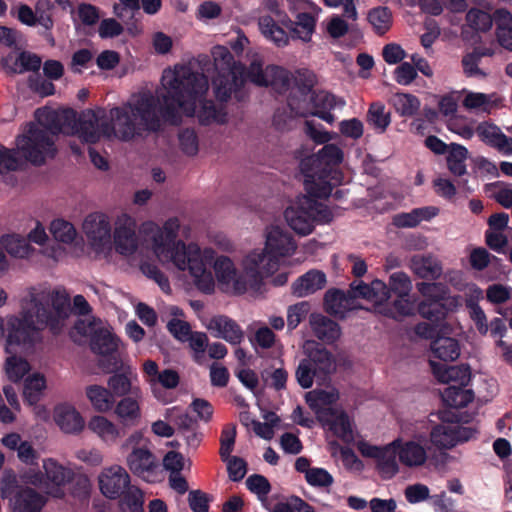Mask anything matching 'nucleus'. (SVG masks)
<instances>
[{
    "mask_svg": "<svg viewBox=\"0 0 512 512\" xmlns=\"http://www.w3.org/2000/svg\"><path fill=\"white\" fill-rule=\"evenodd\" d=\"M43 468L46 480L49 483V487L46 488V494L52 495L53 497H61L63 495L61 486L72 479V470L64 467L52 458L43 461Z\"/></svg>",
    "mask_w": 512,
    "mask_h": 512,
    "instance_id": "nucleus-25",
    "label": "nucleus"
},
{
    "mask_svg": "<svg viewBox=\"0 0 512 512\" xmlns=\"http://www.w3.org/2000/svg\"><path fill=\"white\" fill-rule=\"evenodd\" d=\"M344 159L343 150L336 144H325L318 152L302 159L300 171L308 194L326 198L333 187L340 184L341 174L337 167Z\"/></svg>",
    "mask_w": 512,
    "mask_h": 512,
    "instance_id": "nucleus-7",
    "label": "nucleus"
},
{
    "mask_svg": "<svg viewBox=\"0 0 512 512\" xmlns=\"http://www.w3.org/2000/svg\"><path fill=\"white\" fill-rule=\"evenodd\" d=\"M180 227V222L175 217L166 220L163 226L153 222L143 225L144 232L149 236L151 249L160 263L172 265L179 271H187L196 288L205 294H212L215 290L212 265L223 291L240 295L249 290L245 273L238 272L229 257L215 258L212 248H201L196 243L186 244L177 240Z\"/></svg>",
    "mask_w": 512,
    "mask_h": 512,
    "instance_id": "nucleus-1",
    "label": "nucleus"
},
{
    "mask_svg": "<svg viewBox=\"0 0 512 512\" xmlns=\"http://www.w3.org/2000/svg\"><path fill=\"white\" fill-rule=\"evenodd\" d=\"M30 364L22 357L11 355L6 358L4 370L7 378L17 383L30 371Z\"/></svg>",
    "mask_w": 512,
    "mask_h": 512,
    "instance_id": "nucleus-51",
    "label": "nucleus"
},
{
    "mask_svg": "<svg viewBox=\"0 0 512 512\" xmlns=\"http://www.w3.org/2000/svg\"><path fill=\"white\" fill-rule=\"evenodd\" d=\"M88 429L104 444L111 446L122 437L120 427L103 415H95L88 421Z\"/></svg>",
    "mask_w": 512,
    "mask_h": 512,
    "instance_id": "nucleus-29",
    "label": "nucleus"
},
{
    "mask_svg": "<svg viewBox=\"0 0 512 512\" xmlns=\"http://www.w3.org/2000/svg\"><path fill=\"white\" fill-rule=\"evenodd\" d=\"M134 381H137V375L116 373L109 377L107 385L113 397L122 398L135 394L136 389H141L138 385L134 384Z\"/></svg>",
    "mask_w": 512,
    "mask_h": 512,
    "instance_id": "nucleus-42",
    "label": "nucleus"
},
{
    "mask_svg": "<svg viewBox=\"0 0 512 512\" xmlns=\"http://www.w3.org/2000/svg\"><path fill=\"white\" fill-rule=\"evenodd\" d=\"M468 25L477 31H488L493 24L491 15L479 9H471L466 15Z\"/></svg>",
    "mask_w": 512,
    "mask_h": 512,
    "instance_id": "nucleus-56",
    "label": "nucleus"
},
{
    "mask_svg": "<svg viewBox=\"0 0 512 512\" xmlns=\"http://www.w3.org/2000/svg\"><path fill=\"white\" fill-rule=\"evenodd\" d=\"M83 231L95 248H104L111 242V225L106 214L95 212L86 216Z\"/></svg>",
    "mask_w": 512,
    "mask_h": 512,
    "instance_id": "nucleus-17",
    "label": "nucleus"
},
{
    "mask_svg": "<svg viewBox=\"0 0 512 512\" xmlns=\"http://www.w3.org/2000/svg\"><path fill=\"white\" fill-rule=\"evenodd\" d=\"M389 290L397 296H409L412 290V282L409 276L401 271L394 272L389 277Z\"/></svg>",
    "mask_w": 512,
    "mask_h": 512,
    "instance_id": "nucleus-55",
    "label": "nucleus"
},
{
    "mask_svg": "<svg viewBox=\"0 0 512 512\" xmlns=\"http://www.w3.org/2000/svg\"><path fill=\"white\" fill-rule=\"evenodd\" d=\"M303 350L306 358L300 361L295 376L298 384L308 389L313 385L314 378L325 381L336 366L332 354L315 341H306Z\"/></svg>",
    "mask_w": 512,
    "mask_h": 512,
    "instance_id": "nucleus-10",
    "label": "nucleus"
},
{
    "mask_svg": "<svg viewBox=\"0 0 512 512\" xmlns=\"http://www.w3.org/2000/svg\"><path fill=\"white\" fill-rule=\"evenodd\" d=\"M368 20L373 26L374 30L382 35L386 33L392 23V14L387 7H378L372 9L368 14Z\"/></svg>",
    "mask_w": 512,
    "mask_h": 512,
    "instance_id": "nucleus-54",
    "label": "nucleus"
},
{
    "mask_svg": "<svg viewBox=\"0 0 512 512\" xmlns=\"http://www.w3.org/2000/svg\"><path fill=\"white\" fill-rule=\"evenodd\" d=\"M46 387L45 377L40 373H34L27 377L24 383L23 397L29 405L36 404Z\"/></svg>",
    "mask_w": 512,
    "mask_h": 512,
    "instance_id": "nucleus-49",
    "label": "nucleus"
},
{
    "mask_svg": "<svg viewBox=\"0 0 512 512\" xmlns=\"http://www.w3.org/2000/svg\"><path fill=\"white\" fill-rule=\"evenodd\" d=\"M486 192L504 208L512 207V184L496 181L485 186Z\"/></svg>",
    "mask_w": 512,
    "mask_h": 512,
    "instance_id": "nucleus-52",
    "label": "nucleus"
},
{
    "mask_svg": "<svg viewBox=\"0 0 512 512\" xmlns=\"http://www.w3.org/2000/svg\"><path fill=\"white\" fill-rule=\"evenodd\" d=\"M206 328L217 338H222L230 344L237 345L243 338L244 333L240 326L231 318L218 315L209 320Z\"/></svg>",
    "mask_w": 512,
    "mask_h": 512,
    "instance_id": "nucleus-26",
    "label": "nucleus"
},
{
    "mask_svg": "<svg viewBox=\"0 0 512 512\" xmlns=\"http://www.w3.org/2000/svg\"><path fill=\"white\" fill-rule=\"evenodd\" d=\"M54 419L60 429L69 434H76L83 430L85 423L77 409L67 403L56 406Z\"/></svg>",
    "mask_w": 512,
    "mask_h": 512,
    "instance_id": "nucleus-28",
    "label": "nucleus"
},
{
    "mask_svg": "<svg viewBox=\"0 0 512 512\" xmlns=\"http://www.w3.org/2000/svg\"><path fill=\"white\" fill-rule=\"evenodd\" d=\"M212 57L216 75L212 78L215 97L227 102L233 95L241 100V88L245 83V67L234 60L232 53L224 46H215Z\"/></svg>",
    "mask_w": 512,
    "mask_h": 512,
    "instance_id": "nucleus-8",
    "label": "nucleus"
},
{
    "mask_svg": "<svg viewBox=\"0 0 512 512\" xmlns=\"http://www.w3.org/2000/svg\"><path fill=\"white\" fill-rule=\"evenodd\" d=\"M430 366L440 382L457 386H467L470 382L471 371L467 365L445 366L431 359Z\"/></svg>",
    "mask_w": 512,
    "mask_h": 512,
    "instance_id": "nucleus-27",
    "label": "nucleus"
},
{
    "mask_svg": "<svg viewBox=\"0 0 512 512\" xmlns=\"http://www.w3.org/2000/svg\"><path fill=\"white\" fill-rule=\"evenodd\" d=\"M193 351V358L197 363H202L205 350L208 347V337L204 332H192L187 341Z\"/></svg>",
    "mask_w": 512,
    "mask_h": 512,
    "instance_id": "nucleus-64",
    "label": "nucleus"
},
{
    "mask_svg": "<svg viewBox=\"0 0 512 512\" xmlns=\"http://www.w3.org/2000/svg\"><path fill=\"white\" fill-rule=\"evenodd\" d=\"M326 275L319 270H310L299 277L292 285L293 293L298 297H305L324 288Z\"/></svg>",
    "mask_w": 512,
    "mask_h": 512,
    "instance_id": "nucleus-31",
    "label": "nucleus"
},
{
    "mask_svg": "<svg viewBox=\"0 0 512 512\" xmlns=\"http://www.w3.org/2000/svg\"><path fill=\"white\" fill-rule=\"evenodd\" d=\"M162 86L167 92L162 95L165 103L164 115L173 122L179 121V110L187 116L196 115L203 125L227 122V112L223 106L203 99L209 87L207 77L193 71L189 65H176L174 68L165 69Z\"/></svg>",
    "mask_w": 512,
    "mask_h": 512,
    "instance_id": "nucleus-3",
    "label": "nucleus"
},
{
    "mask_svg": "<svg viewBox=\"0 0 512 512\" xmlns=\"http://www.w3.org/2000/svg\"><path fill=\"white\" fill-rule=\"evenodd\" d=\"M316 84L315 74L307 69L294 72V82L287 95V106L296 116H316L332 124L335 121L331 113L335 108H343L346 104L342 98H337L327 91L312 92Z\"/></svg>",
    "mask_w": 512,
    "mask_h": 512,
    "instance_id": "nucleus-6",
    "label": "nucleus"
},
{
    "mask_svg": "<svg viewBox=\"0 0 512 512\" xmlns=\"http://www.w3.org/2000/svg\"><path fill=\"white\" fill-rule=\"evenodd\" d=\"M447 154L449 171L458 177L465 175L467 173L466 160L469 154L467 148L457 143H451Z\"/></svg>",
    "mask_w": 512,
    "mask_h": 512,
    "instance_id": "nucleus-45",
    "label": "nucleus"
},
{
    "mask_svg": "<svg viewBox=\"0 0 512 512\" xmlns=\"http://www.w3.org/2000/svg\"><path fill=\"white\" fill-rule=\"evenodd\" d=\"M310 325L317 338L324 342L332 343L340 336L339 325L322 314H312Z\"/></svg>",
    "mask_w": 512,
    "mask_h": 512,
    "instance_id": "nucleus-35",
    "label": "nucleus"
},
{
    "mask_svg": "<svg viewBox=\"0 0 512 512\" xmlns=\"http://www.w3.org/2000/svg\"><path fill=\"white\" fill-rule=\"evenodd\" d=\"M49 229L56 241L65 244L73 243L77 236V231L73 224L64 219L53 220Z\"/></svg>",
    "mask_w": 512,
    "mask_h": 512,
    "instance_id": "nucleus-53",
    "label": "nucleus"
},
{
    "mask_svg": "<svg viewBox=\"0 0 512 512\" xmlns=\"http://www.w3.org/2000/svg\"><path fill=\"white\" fill-rule=\"evenodd\" d=\"M0 244L14 258H28L34 252V248L29 244L28 240L17 234L3 235L0 238Z\"/></svg>",
    "mask_w": 512,
    "mask_h": 512,
    "instance_id": "nucleus-39",
    "label": "nucleus"
},
{
    "mask_svg": "<svg viewBox=\"0 0 512 512\" xmlns=\"http://www.w3.org/2000/svg\"><path fill=\"white\" fill-rule=\"evenodd\" d=\"M475 132L486 145L505 155H512V138L505 135L494 123L483 121L477 125Z\"/></svg>",
    "mask_w": 512,
    "mask_h": 512,
    "instance_id": "nucleus-24",
    "label": "nucleus"
},
{
    "mask_svg": "<svg viewBox=\"0 0 512 512\" xmlns=\"http://www.w3.org/2000/svg\"><path fill=\"white\" fill-rule=\"evenodd\" d=\"M410 267L417 276L424 279H437L442 274L441 263L432 255L413 256Z\"/></svg>",
    "mask_w": 512,
    "mask_h": 512,
    "instance_id": "nucleus-34",
    "label": "nucleus"
},
{
    "mask_svg": "<svg viewBox=\"0 0 512 512\" xmlns=\"http://www.w3.org/2000/svg\"><path fill=\"white\" fill-rule=\"evenodd\" d=\"M495 20L499 44L512 51V15L510 12L500 9L495 12Z\"/></svg>",
    "mask_w": 512,
    "mask_h": 512,
    "instance_id": "nucleus-47",
    "label": "nucleus"
},
{
    "mask_svg": "<svg viewBox=\"0 0 512 512\" xmlns=\"http://www.w3.org/2000/svg\"><path fill=\"white\" fill-rule=\"evenodd\" d=\"M271 512H315L314 508L299 497H291L285 502L276 503Z\"/></svg>",
    "mask_w": 512,
    "mask_h": 512,
    "instance_id": "nucleus-58",
    "label": "nucleus"
},
{
    "mask_svg": "<svg viewBox=\"0 0 512 512\" xmlns=\"http://www.w3.org/2000/svg\"><path fill=\"white\" fill-rule=\"evenodd\" d=\"M181 151L187 156H195L199 150V142L193 129H184L178 135Z\"/></svg>",
    "mask_w": 512,
    "mask_h": 512,
    "instance_id": "nucleus-59",
    "label": "nucleus"
},
{
    "mask_svg": "<svg viewBox=\"0 0 512 512\" xmlns=\"http://www.w3.org/2000/svg\"><path fill=\"white\" fill-rule=\"evenodd\" d=\"M45 498L31 488L19 489L12 499L14 512H40Z\"/></svg>",
    "mask_w": 512,
    "mask_h": 512,
    "instance_id": "nucleus-32",
    "label": "nucleus"
},
{
    "mask_svg": "<svg viewBox=\"0 0 512 512\" xmlns=\"http://www.w3.org/2000/svg\"><path fill=\"white\" fill-rule=\"evenodd\" d=\"M166 93L161 85L156 94L147 89L132 94L122 106L109 110V118L115 121L116 127L107 128L106 132L116 134V138L121 141H130L144 132L157 131L161 126V118L175 124L164 115L162 95Z\"/></svg>",
    "mask_w": 512,
    "mask_h": 512,
    "instance_id": "nucleus-5",
    "label": "nucleus"
},
{
    "mask_svg": "<svg viewBox=\"0 0 512 512\" xmlns=\"http://www.w3.org/2000/svg\"><path fill=\"white\" fill-rule=\"evenodd\" d=\"M143 393L141 389H136L135 394L122 397L113 406V413L123 426H135L142 417L141 402Z\"/></svg>",
    "mask_w": 512,
    "mask_h": 512,
    "instance_id": "nucleus-21",
    "label": "nucleus"
},
{
    "mask_svg": "<svg viewBox=\"0 0 512 512\" xmlns=\"http://www.w3.org/2000/svg\"><path fill=\"white\" fill-rule=\"evenodd\" d=\"M236 438V427L235 425H227L223 428L220 438V456L222 460H228L231 456V452L234 449Z\"/></svg>",
    "mask_w": 512,
    "mask_h": 512,
    "instance_id": "nucleus-63",
    "label": "nucleus"
},
{
    "mask_svg": "<svg viewBox=\"0 0 512 512\" xmlns=\"http://www.w3.org/2000/svg\"><path fill=\"white\" fill-rule=\"evenodd\" d=\"M392 445L397 449L399 462L405 467H421L428 459L427 449L416 440L404 441L397 438L392 441Z\"/></svg>",
    "mask_w": 512,
    "mask_h": 512,
    "instance_id": "nucleus-22",
    "label": "nucleus"
},
{
    "mask_svg": "<svg viewBox=\"0 0 512 512\" xmlns=\"http://www.w3.org/2000/svg\"><path fill=\"white\" fill-rule=\"evenodd\" d=\"M277 22L272 16L264 15L259 17L258 26L267 40L278 47H283L289 43V35Z\"/></svg>",
    "mask_w": 512,
    "mask_h": 512,
    "instance_id": "nucleus-36",
    "label": "nucleus"
},
{
    "mask_svg": "<svg viewBox=\"0 0 512 512\" xmlns=\"http://www.w3.org/2000/svg\"><path fill=\"white\" fill-rule=\"evenodd\" d=\"M319 422L343 440L349 441L353 438L350 419L340 408L334 409L328 419L319 420Z\"/></svg>",
    "mask_w": 512,
    "mask_h": 512,
    "instance_id": "nucleus-37",
    "label": "nucleus"
},
{
    "mask_svg": "<svg viewBox=\"0 0 512 512\" xmlns=\"http://www.w3.org/2000/svg\"><path fill=\"white\" fill-rule=\"evenodd\" d=\"M415 307L416 301L410 295L397 296L391 304H385V307H382L379 313L395 320H402L413 315Z\"/></svg>",
    "mask_w": 512,
    "mask_h": 512,
    "instance_id": "nucleus-38",
    "label": "nucleus"
},
{
    "mask_svg": "<svg viewBox=\"0 0 512 512\" xmlns=\"http://www.w3.org/2000/svg\"><path fill=\"white\" fill-rule=\"evenodd\" d=\"M324 301L326 311L339 317H344L346 312L357 308L349 291L345 293L342 290L330 289L325 293Z\"/></svg>",
    "mask_w": 512,
    "mask_h": 512,
    "instance_id": "nucleus-30",
    "label": "nucleus"
},
{
    "mask_svg": "<svg viewBox=\"0 0 512 512\" xmlns=\"http://www.w3.org/2000/svg\"><path fill=\"white\" fill-rule=\"evenodd\" d=\"M367 122L379 133H383L391 123V115L389 112H386L383 103L373 102L367 112Z\"/></svg>",
    "mask_w": 512,
    "mask_h": 512,
    "instance_id": "nucleus-50",
    "label": "nucleus"
},
{
    "mask_svg": "<svg viewBox=\"0 0 512 512\" xmlns=\"http://www.w3.org/2000/svg\"><path fill=\"white\" fill-rule=\"evenodd\" d=\"M36 114L45 127L32 124L27 134L19 136L16 141L17 150L34 165H41L47 158L55 156L54 137L58 133L77 135L86 143H96L102 136L116 138V134L106 132L107 128L116 127L115 121H111L102 109H87L78 117L71 109L59 112L37 110Z\"/></svg>",
    "mask_w": 512,
    "mask_h": 512,
    "instance_id": "nucleus-2",
    "label": "nucleus"
},
{
    "mask_svg": "<svg viewBox=\"0 0 512 512\" xmlns=\"http://www.w3.org/2000/svg\"><path fill=\"white\" fill-rule=\"evenodd\" d=\"M122 506L130 512H144V498L142 491L135 487L129 486L123 493Z\"/></svg>",
    "mask_w": 512,
    "mask_h": 512,
    "instance_id": "nucleus-57",
    "label": "nucleus"
},
{
    "mask_svg": "<svg viewBox=\"0 0 512 512\" xmlns=\"http://www.w3.org/2000/svg\"><path fill=\"white\" fill-rule=\"evenodd\" d=\"M118 345L119 340L105 327L95 334L90 341L92 351L103 356L112 355L117 351Z\"/></svg>",
    "mask_w": 512,
    "mask_h": 512,
    "instance_id": "nucleus-46",
    "label": "nucleus"
},
{
    "mask_svg": "<svg viewBox=\"0 0 512 512\" xmlns=\"http://www.w3.org/2000/svg\"><path fill=\"white\" fill-rule=\"evenodd\" d=\"M69 296L64 289L42 290L32 293L22 306L19 317L7 322L6 352L13 346H31L38 339V332L49 326L53 333L61 330L60 321L68 316Z\"/></svg>",
    "mask_w": 512,
    "mask_h": 512,
    "instance_id": "nucleus-4",
    "label": "nucleus"
},
{
    "mask_svg": "<svg viewBox=\"0 0 512 512\" xmlns=\"http://www.w3.org/2000/svg\"><path fill=\"white\" fill-rule=\"evenodd\" d=\"M439 209L434 206L415 208L408 213H400L394 216L393 224L399 228H413L422 221H428L438 215Z\"/></svg>",
    "mask_w": 512,
    "mask_h": 512,
    "instance_id": "nucleus-33",
    "label": "nucleus"
},
{
    "mask_svg": "<svg viewBox=\"0 0 512 512\" xmlns=\"http://www.w3.org/2000/svg\"><path fill=\"white\" fill-rule=\"evenodd\" d=\"M166 327L170 334L180 342L188 341L189 336L192 333L190 324L181 318H171L167 322Z\"/></svg>",
    "mask_w": 512,
    "mask_h": 512,
    "instance_id": "nucleus-62",
    "label": "nucleus"
},
{
    "mask_svg": "<svg viewBox=\"0 0 512 512\" xmlns=\"http://www.w3.org/2000/svg\"><path fill=\"white\" fill-rule=\"evenodd\" d=\"M313 196H301L286 208L284 217L287 224L300 235L310 234L315 224H324L332 220V213L323 203Z\"/></svg>",
    "mask_w": 512,
    "mask_h": 512,
    "instance_id": "nucleus-9",
    "label": "nucleus"
},
{
    "mask_svg": "<svg viewBox=\"0 0 512 512\" xmlns=\"http://www.w3.org/2000/svg\"><path fill=\"white\" fill-rule=\"evenodd\" d=\"M264 249L283 264L285 258L295 253L297 244L287 230L279 226H270L265 231Z\"/></svg>",
    "mask_w": 512,
    "mask_h": 512,
    "instance_id": "nucleus-15",
    "label": "nucleus"
},
{
    "mask_svg": "<svg viewBox=\"0 0 512 512\" xmlns=\"http://www.w3.org/2000/svg\"><path fill=\"white\" fill-rule=\"evenodd\" d=\"M398 452L392 442L383 447L377 459L378 470L384 479H391L399 472Z\"/></svg>",
    "mask_w": 512,
    "mask_h": 512,
    "instance_id": "nucleus-44",
    "label": "nucleus"
},
{
    "mask_svg": "<svg viewBox=\"0 0 512 512\" xmlns=\"http://www.w3.org/2000/svg\"><path fill=\"white\" fill-rule=\"evenodd\" d=\"M86 396L92 407L100 413L110 411L115 403L111 391L108 388L96 384L86 387Z\"/></svg>",
    "mask_w": 512,
    "mask_h": 512,
    "instance_id": "nucleus-40",
    "label": "nucleus"
},
{
    "mask_svg": "<svg viewBox=\"0 0 512 512\" xmlns=\"http://www.w3.org/2000/svg\"><path fill=\"white\" fill-rule=\"evenodd\" d=\"M462 107L475 115H490L495 110L503 107V97L498 93H482L474 91H464Z\"/></svg>",
    "mask_w": 512,
    "mask_h": 512,
    "instance_id": "nucleus-19",
    "label": "nucleus"
},
{
    "mask_svg": "<svg viewBox=\"0 0 512 512\" xmlns=\"http://www.w3.org/2000/svg\"><path fill=\"white\" fill-rule=\"evenodd\" d=\"M246 79L259 86L270 85L279 93L288 95L294 82V73L278 66H267L263 69L260 62L253 61L248 70H245Z\"/></svg>",
    "mask_w": 512,
    "mask_h": 512,
    "instance_id": "nucleus-12",
    "label": "nucleus"
},
{
    "mask_svg": "<svg viewBox=\"0 0 512 512\" xmlns=\"http://www.w3.org/2000/svg\"><path fill=\"white\" fill-rule=\"evenodd\" d=\"M130 486V476L120 465L103 469L99 475V487L104 496L116 499Z\"/></svg>",
    "mask_w": 512,
    "mask_h": 512,
    "instance_id": "nucleus-16",
    "label": "nucleus"
},
{
    "mask_svg": "<svg viewBox=\"0 0 512 512\" xmlns=\"http://www.w3.org/2000/svg\"><path fill=\"white\" fill-rule=\"evenodd\" d=\"M431 352L434 358L441 361H454L460 355V346L454 338L438 337L431 343Z\"/></svg>",
    "mask_w": 512,
    "mask_h": 512,
    "instance_id": "nucleus-41",
    "label": "nucleus"
},
{
    "mask_svg": "<svg viewBox=\"0 0 512 512\" xmlns=\"http://www.w3.org/2000/svg\"><path fill=\"white\" fill-rule=\"evenodd\" d=\"M130 471L147 482H154L159 468L156 456L148 448L131 451L126 458Z\"/></svg>",
    "mask_w": 512,
    "mask_h": 512,
    "instance_id": "nucleus-18",
    "label": "nucleus"
},
{
    "mask_svg": "<svg viewBox=\"0 0 512 512\" xmlns=\"http://www.w3.org/2000/svg\"><path fill=\"white\" fill-rule=\"evenodd\" d=\"M441 419V423L430 432V441L438 449H451L459 442L468 441L475 433V430L462 426L457 420H448L445 416Z\"/></svg>",
    "mask_w": 512,
    "mask_h": 512,
    "instance_id": "nucleus-13",
    "label": "nucleus"
},
{
    "mask_svg": "<svg viewBox=\"0 0 512 512\" xmlns=\"http://www.w3.org/2000/svg\"><path fill=\"white\" fill-rule=\"evenodd\" d=\"M113 239L115 249L118 253L125 256L134 254L138 248V238L136 235V221L127 213H121L117 216L114 223Z\"/></svg>",
    "mask_w": 512,
    "mask_h": 512,
    "instance_id": "nucleus-14",
    "label": "nucleus"
},
{
    "mask_svg": "<svg viewBox=\"0 0 512 512\" xmlns=\"http://www.w3.org/2000/svg\"><path fill=\"white\" fill-rule=\"evenodd\" d=\"M281 263L263 249H254L241 261V269L249 282V289L261 292L264 280L278 271Z\"/></svg>",
    "mask_w": 512,
    "mask_h": 512,
    "instance_id": "nucleus-11",
    "label": "nucleus"
},
{
    "mask_svg": "<svg viewBox=\"0 0 512 512\" xmlns=\"http://www.w3.org/2000/svg\"><path fill=\"white\" fill-rule=\"evenodd\" d=\"M304 131L306 135L317 144H327L336 138L335 133L323 129L321 125H315L313 121H305Z\"/></svg>",
    "mask_w": 512,
    "mask_h": 512,
    "instance_id": "nucleus-61",
    "label": "nucleus"
},
{
    "mask_svg": "<svg viewBox=\"0 0 512 512\" xmlns=\"http://www.w3.org/2000/svg\"><path fill=\"white\" fill-rule=\"evenodd\" d=\"M313 8L316 11L315 15L302 12L296 15L295 20H291L288 15L284 16L281 25L289 30V38L300 40L303 43L311 41L316 31L317 16L321 11V9L317 8L315 5H313Z\"/></svg>",
    "mask_w": 512,
    "mask_h": 512,
    "instance_id": "nucleus-20",
    "label": "nucleus"
},
{
    "mask_svg": "<svg viewBox=\"0 0 512 512\" xmlns=\"http://www.w3.org/2000/svg\"><path fill=\"white\" fill-rule=\"evenodd\" d=\"M466 386L449 385L442 392V399L447 406L461 408L468 405L474 398L472 390Z\"/></svg>",
    "mask_w": 512,
    "mask_h": 512,
    "instance_id": "nucleus-48",
    "label": "nucleus"
},
{
    "mask_svg": "<svg viewBox=\"0 0 512 512\" xmlns=\"http://www.w3.org/2000/svg\"><path fill=\"white\" fill-rule=\"evenodd\" d=\"M306 481L309 485L318 488L330 487L333 482V476L324 468L313 467L307 471Z\"/></svg>",
    "mask_w": 512,
    "mask_h": 512,
    "instance_id": "nucleus-60",
    "label": "nucleus"
},
{
    "mask_svg": "<svg viewBox=\"0 0 512 512\" xmlns=\"http://www.w3.org/2000/svg\"><path fill=\"white\" fill-rule=\"evenodd\" d=\"M388 102L401 117L416 115L421 106L419 98L410 93H395Z\"/></svg>",
    "mask_w": 512,
    "mask_h": 512,
    "instance_id": "nucleus-43",
    "label": "nucleus"
},
{
    "mask_svg": "<svg viewBox=\"0 0 512 512\" xmlns=\"http://www.w3.org/2000/svg\"><path fill=\"white\" fill-rule=\"evenodd\" d=\"M308 406L314 411L319 420H326L332 415V411L338 407L334 404L339 399V393L336 389L328 390L315 389L309 391L305 396Z\"/></svg>",
    "mask_w": 512,
    "mask_h": 512,
    "instance_id": "nucleus-23",
    "label": "nucleus"
}]
</instances>
